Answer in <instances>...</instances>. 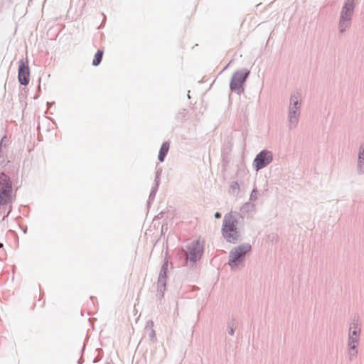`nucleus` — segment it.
Returning <instances> with one entry per match:
<instances>
[{
	"label": "nucleus",
	"mask_w": 364,
	"mask_h": 364,
	"mask_svg": "<svg viewBox=\"0 0 364 364\" xmlns=\"http://www.w3.org/2000/svg\"><path fill=\"white\" fill-rule=\"evenodd\" d=\"M14 200L11 178L5 173L0 172V215L6 211L3 216V220L8 217L12 211L11 203Z\"/></svg>",
	"instance_id": "obj_1"
},
{
	"label": "nucleus",
	"mask_w": 364,
	"mask_h": 364,
	"mask_svg": "<svg viewBox=\"0 0 364 364\" xmlns=\"http://www.w3.org/2000/svg\"><path fill=\"white\" fill-rule=\"evenodd\" d=\"M242 216L237 212H230L224 216L222 225V235L229 243L235 244L241 240L237 225Z\"/></svg>",
	"instance_id": "obj_2"
},
{
	"label": "nucleus",
	"mask_w": 364,
	"mask_h": 364,
	"mask_svg": "<svg viewBox=\"0 0 364 364\" xmlns=\"http://www.w3.org/2000/svg\"><path fill=\"white\" fill-rule=\"evenodd\" d=\"M301 98L299 92L291 95L288 109V127L289 129L296 128L299 123L301 113Z\"/></svg>",
	"instance_id": "obj_3"
},
{
	"label": "nucleus",
	"mask_w": 364,
	"mask_h": 364,
	"mask_svg": "<svg viewBox=\"0 0 364 364\" xmlns=\"http://www.w3.org/2000/svg\"><path fill=\"white\" fill-rule=\"evenodd\" d=\"M355 8V0H345L341 8L339 21L338 31L340 33H344L350 26L352 18Z\"/></svg>",
	"instance_id": "obj_4"
},
{
	"label": "nucleus",
	"mask_w": 364,
	"mask_h": 364,
	"mask_svg": "<svg viewBox=\"0 0 364 364\" xmlns=\"http://www.w3.org/2000/svg\"><path fill=\"white\" fill-rule=\"evenodd\" d=\"M252 250V246L249 243H242L237 247H233L229 252L228 265L231 269L242 263L247 254Z\"/></svg>",
	"instance_id": "obj_5"
},
{
	"label": "nucleus",
	"mask_w": 364,
	"mask_h": 364,
	"mask_svg": "<svg viewBox=\"0 0 364 364\" xmlns=\"http://www.w3.org/2000/svg\"><path fill=\"white\" fill-rule=\"evenodd\" d=\"M250 74V71L246 68L235 71L230 79V90L238 95L243 93L245 91V84Z\"/></svg>",
	"instance_id": "obj_6"
},
{
	"label": "nucleus",
	"mask_w": 364,
	"mask_h": 364,
	"mask_svg": "<svg viewBox=\"0 0 364 364\" xmlns=\"http://www.w3.org/2000/svg\"><path fill=\"white\" fill-rule=\"evenodd\" d=\"M272 160V153L269 150L263 149L256 155L253 161V167L258 171L267 166Z\"/></svg>",
	"instance_id": "obj_7"
},
{
	"label": "nucleus",
	"mask_w": 364,
	"mask_h": 364,
	"mask_svg": "<svg viewBox=\"0 0 364 364\" xmlns=\"http://www.w3.org/2000/svg\"><path fill=\"white\" fill-rule=\"evenodd\" d=\"M187 253L186 254V259L189 260L193 264L199 259L203 254V246L200 244L199 240L193 241L187 246Z\"/></svg>",
	"instance_id": "obj_8"
},
{
	"label": "nucleus",
	"mask_w": 364,
	"mask_h": 364,
	"mask_svg": "<svg viewBox=\"0 0 364 364\" xmlns=\"http://www.w3.org/2000/svg\"><path fill=\"white\" fill-rule=\"evenodd\" d=\"M18 79L19 83L25 86L30 82V68L23 60H21L18 63Z\"/></svg>",
	"instance_id": "obj_9"
},
{
	"label": "nucleus",
	"mask_w": 364,
	"mask_h": 364,
	"mask_svg": "<svg viewBox=\"0 0 364 364\" xmlns=\"http://www.w3.org/2000/svg\"><path fill=\"white\" fill-rule=\"evenodd\" d=\"M168 269V261L165 259L161 266L158 278V291L161 293L162 296L166 289Z\"/></svg>",
	"instance_id": "obj_10"
},
{
	"label": "nucleus",
	"mask_w": 364,
	"mask_h": 364,
	"mask_svg": "<svg viewBox=\"0 0 364 364\" xmlns=\"http://www.w3.org/2000/svg\"><path fill=\"white\" fill-rule=\"evenodd\" d=\"M161 173V170L159 169L157 170L154 178V183L152 185L151 192L149 196V199L147 201V205H150V204L154 200L156 194L158 191L159 185H160V176Z\"/></svg>",
	"instance_id": "obj_11"
},
{
	"label": "nucleus",
	"mask_w": 364,
	"mask_h": 364,
	"mask_svg": "<svg viewBox=\"0 0 364 364\" xmlns=\"http://www.w3.org/2000/svg\"><path fill=\"white\" fill-rule=\"evenodd\" d=\"M356 169L359 175L364 173V144L360 146Z\"/></svg>",
	"instance_id": "obj_12"
},
{
	"label": "nucleus",
	"mask_w": 364,
	"mask_h": 364,
	"mask_svg": "<svg viewBox=\"0 0 364 364\" xmlns=\"http://www.w3.org/2000/svg\"><path fill=\"white\" fill-rule=\"evenodd\" d=\"M360 330L349 331L348 346H358Z\"/></svg>",
	"instance_id": "obj_13"
},
{
	"label": "nucleus",
	"mask_w": 364,
	"mask_h": 364,
	"mask_svg": "<svg viewBox=\"0 0 364 364\" xmlns=\"http://www.w3.org/2000/svg\"><path fill=\"white\" fill-rule=\"evenodd\" d=\"M169 146H170V143L168 141H164L161 144L159 152V155H158V159L160 162L164 161L165 158L168 153Z\"/></svg>",
	"instance_id": "obj_14"
},
{
	"label": "nucleus",
	"mask_w": 364,
	"mask_h": 364,
	"mask_svg": "<svg viewBox=\"0 0 364 364\" xmlns=\"http://www.w3.org/2000/svg\"><path fill=\"white\" fill-rule=\"evenodd\" d=\"M103 57V50L98 49L95 54L94 58L92 60V65L97 66L99 65L102 60Z\"/></svg>",
	"instance_id": "obj_15"
},
{
	"label": "nucleus",
	"mask_w": 364,
	"mask_h": 364,
	"mask_svg": "<svg viewBox=\"0 0 364 364\" xmlns=\"http://www.w3.org/2000/svg\"><path fill=\"white\" fill-rule=\"evenodd\" d=\"M348 355L350 360H353L356 358L358 354L357 346H348Z\"/></svg>",
	"instance_id": "obj_16"
},
{
	"label": "nucleus",
	"mask_w": 364,
	"mask_h": 364,
	"mask_svg": "<svg viewBox=\"0 0 364 364\" xmlns=\"http://www.w3.org/2000/svg\"><path fill=\"white\" fill-rule=\"evenodd\" d=\"M187 109H183L181 111L177 113L176 115V119L179 122H183L186 119V116L187 114Z\"/></svg>",
	"instance_id": "obj_17"
},
{
	"label": "nucleus",
	"mask_w": 364,
	"mask_h": 364,
	"mask_svg": "<svg viewBox=\"0 0 364 364\" xmlns=\"http://www.w3.org/2000/svg\"><path fill=\"white\" fill-rule=\"evenodd\" d=\"M255 208V205L247 202L245 203L241 208V210L243 212H249L250 210H252Z\"/></svg>",
	"instance_id": "obj_18"
},
{
	"label": "nucleus",
	"mask_w": 364,
	"mask_h": 364,
	"mask_svg": "<svg viewBox=\"0 0 364 364\" xmlns=\"http://www.w3.org/2000/svg\"><path fill=\"white\" fill-rule=\"evenodd\" d=\"M236 326L235 325V323H233V321L232 322H229L228 323V334L230 335V336H233L234 333H235V330L236 328Z\"/></svg>",
	"instance_id": "obj_19"
},
{
	"label": "nucleus",
	"mask_w": 364,
	"mask_h": 364,
	"mask_svg": "<svg viewBox=\"0 0 364 364\" xmlns=\"http://www.w3.org/2000/svg\"><path fill=\"white\" fill-rule=\"evenodd\" d=\"M240 189V186L237 181L232 182L230 186V192L232 194L235 193L236 191Z\"/></svg>",
	"instance_id": "obj_20"
},
{
	"label": "nucleus",
	"mask_w": 364,
	"mask_h": 364,
	"mask_svg": "<svg viewBox=\"0 0 364 364\" xmlns=\"http://www.w3.org/2000/svg\"><path fill=\"white\" fill-rule=\"evenodd\" d=\"M257 199V190L256 188H255L251 194H250V200H256Z\"/></svg>",
	"instance_id": "obj_21"
},
{
	"label": "nucleus",
	"mask_w": 364,
	"mask_h": 364,
	"mask_svg": "<svg viewBox=\"0 0 364 364\" xmlns=\"http://www.w3.org/2000/svg\"><path fill=\"white\" fill-rule=\"evenodd\" d=\"M7 143H8L7 137L6 136H4V137L1 138V139L0 141V150H1L2 146H6Z\"/></svg>",
	"instance_id": "obj_22"
},
{
	"label": "nucleus",
	"mask_w": 364,
	"mask_h": 364,
	"mask_svg": "<svg viewBox=\"0 0 364 364\" xmlns=\"http://www.w3.org/2000/svg\"><path fill=\"white\" fill-rule=\"evenodd\" d=\"M353 330H360V328H358V323L355 322H353L350 325L349 331H353Z\"/></svg>",
	"instance_id": "obj_23"
},
{
	"label": "nucleus",
	"mask_w": 364,
	"mask_h": 364,
	"mask_svg": "<svg viewBox=\"0 0 364 364\" xmlns=\"http://www.w3.org/2000/svg\"><path fill=\"white\" fill-rule=\"evenodd\" d=\"M153 326H154V322L151 320H149L146 322L145 328L146 329H148V328L153 329Z\"/></svg>",
	"instance_id": "obj_24"
},
{
	"label": "nucleus",
	"mask_w": 364,
	"mask_h": 364,
	"mask_svg": "<svg viewBox=\"0 0 364 364\" xmlns=\"http://www.w3.org/2000/svg\"><path fill=\"white\" fill-rule=\"evenodd\" d=\"M150 338L154 340L156 338V333L154 329H151V333L149 334Z\"/></svg>",
	"instance_id": "obj_25"
},
{
	"label": "nucleus",
	"mask_w": 364,
	"mask_h": 364,
	"mask_svg": "<svg viewBox=\"0 0 364 364\" xmlns=\"http://www.w3.org/2000/svg\"><path fill=\"white\" fill-rule=\"evenodd\" d=\"M214 217L216 218V219H219L222 217V214L220 213V212H216L215 214H214Z\"/></svg>",
	"instance_id": "obj_26"
},
{
	"label": "nucleus",
	"mask_w": 364,
	"mask_h": 364,
	"mask_svg": "<svg viewBox=\"0 0 364 364\" xmlns=\"http://www.w3.org/2000/svg\"><path fill=\"white\" fill-rule=\"evenodd\" d=\"M102 15L103 16L104 18H103V23L105 22V20H106V16L104 14H102Z\"/></svg>",
	"instance_id": "obj_27"
},
{
	"label": "nucleus",
	"mask_w": 364,
	"mask_h": 364,
	"mask_svg": "<svg viewBox=\"0 0 364 364\" xmlns=\"http://www.w3.org/2000/svg\"><path fill=\"white\" fill-rule=\"evenodd\" d=\"M189 92H190V91H188V94H187V97H188V98H190Z\"/></svg>",
	"instance_id": "obj_28"
},
{
	"label": "nucleus",
	"mask_w": 364,
	"mask_h": 364,
	"mask_svg": "<svg viewBox=\"0 0 364 364\" xmlns=\"http://www.w3.org/2000/svg\"><path fill=\"white\" fill-rule=\"evenodd\" d=\"M3 247V244L0 242V248Z\"/></svg>",
	"instance_id": "obj_29"
}]
</instances>
